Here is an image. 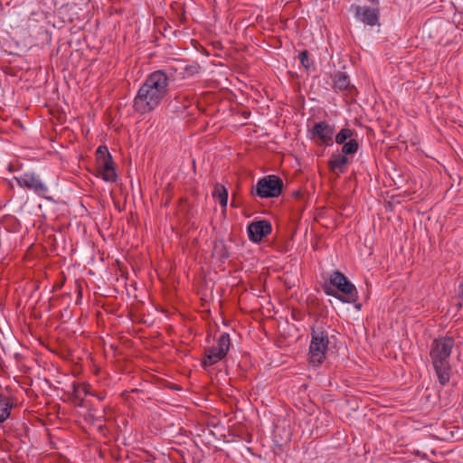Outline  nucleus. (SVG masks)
<instances>
[{"label":"nucleus","instance_id":"nucleus-8","mask_svg":"<svg viewBox=\"0 0 463 463\" xmlns=\"http://www.w3.org/2000/svg\"><path fill=\"white\" fill-rule=\"evenodd\" d=\"M454 341L451 337H441L434 340L430 349L432 364L449 363Z\"/></svg>","mask_w":463,"mask_h":463},{"label":"nucleus","instance_id":"nucleus-17","mask_svg":"<svg viewBox=\"0 0 463 463\" xmlns=\"http://www.w3.org/2000/svg\"><path fill=\"white\" fill-rule=\"evenodd\" d=\"M355 135L356 134L354 130L349 128H344L335 135V140L336 144L342 145L354 138Z\"/></svg>","mask_w":463,"mask_h":463},{"label":"nucleus","instance_id":"nucleus-19","mask_svg":"<svg viewBox=\"0 0 463 463\" xmlns=\"http://www.w3.org/2000/svg\"><path fill=\"white\" fill-rule=\"evenodd\" d=\"M298 59H299L302 66L306 70H309L313 66V61L309 59V53L307 50L299 52Z\"/></svg>","mask_w":463,"mask_h":463},{"label":"nucleus","instance_id":"nucleus-18","mask_svg":"<svg viewBox=\"0 0 463 463\" xmlns=\"http://www.w3.org/2000/svg\"><path fill=\"white\" fill-rule=\"evenodd\" d=\"M341 153L346 156L349 155H354L359 147L358 142L354 138L348 140L347 142L342 144Z\"/></svg>","mask_w":463,"mask_h":463},{"label":"nucleus","instance_id":"nucleus-5","mask_svg":"<svg viewBox=\"0 0 463 463\" xmlns=\"http://www.w3.org/2000/svg\"><path fill=\"white\" fill-rule=\"evenodd\" d=\"M97 171L106 182H114L117 179V174L114 168L111 155L107 146H100L96 151Z\"/></svg>","mask_w":463,"mask_h":463},{"label":"nucleus","instance_id":"nucleus-14","mask_svg":"<svg viewBox=\"0 0 463 463\" xmlns=\"http://www.w3.org/2000/svg\"><path fill=\"white\" fill-rule=\"evenodd\" d=\"M435 369L437 377L441 385H446L450 379V365L449 363H438L432 364Z\"/></svg>","mask_w":463,"mask_h":463},{"label":"nucleus","instance_id":"nucleus-20","mask_svg":"<svg viewBox=\"0 0 463 463\" xmlns=\"http://www.w3.org/2000/svg\"><path fill=\"white\" fill-rule=\"evenodd\" d=\"M181 98L185 99V97H181L180 95H178V96H176V97L175 98V101H170V102H169V106H170V107H173L174 109H186V108H187V106H186V105H184L182 108H179V107H177V106L175 105V103H179V102H180Z\"/></svg>","mask_w":463,"mask_h":463},{"label":"nucleus","instance_id":"nucleus-9","mask_svg":"<svg viewBox=\"0 0 463 463\" xmlns=\"http://www.w3.org/2000/svg\"><path fill=\"white\" fill-rule=\"evenodd\" d=\"M311 138L316 142L332 146L335 136V126L326 121L316 122L310 130Z\"/></svg>","mask_w":463,"mask_h":463},{"label":"nucleus","instance_id":"nucleus-15","mask_svg":"<svg viewBox=\"0 0 463 463\" xmlns=\"http://www.w3.org/2000/svg\"><path fill=\"white\" fill-rule=\"evenodd\" d=\"M13 404L10 402L9 398L0 394V423H3L10 416V410Z\"/></svg>","mask_w":463,"mask_h":463},{"label":"nucleus","instance_id":"nucleus-16","mask_svg":"<svg viewBox=\"0 0 463 463\" xmlns=\"http://www.w3.org/2000/svg\"><path fill=\"white\" fill-rule=\"evenodd\" d=\"M213 196L220 203L222 207L227 206L228 191L223 185L216 184L213 192Z\"/></svg>","mask_w":463,"mask_h":463},{"label":"nucleus","instance_id":"nucleus-13","mask_svg":"<svg viewBox=\"0 0 463 463\" xmlns=\"http://www.w3.org/2000/svg\"><path fill=\"white\" fill-rule=\"evenodd\" d=\"M348 157L340 153L333 155L329 159L328 165L332 172L336 174H344L346 170L345 166L348 164Z\"/></svg>","mask_w":463,"mask_h":463},{"label":"nucleus","instance_id":"nucleus-11","mask_svg":"<svg viewBox=\"0 0 463 463\" xmlns=\"http://www.w3.org/2000/svg\"><path fill=\"white\" fill-rule=\"evenodd\" d=\"M271 224L267 220L252 222L247 228L249 239L253 242H259L271 232Z\"/></svg>","mask_w":463,"mask_h":463},{"label":"nucleus","instance_id":"nucleus-2","mask_svg":"<svg viewBox=\"0 0 463 463\" xmlns=\"http://www.w3.org/2000/svg\"><path fill=\"white\" fill-rule=\"evenodd\" d=\"M323 289L326 295L334 297L343 303L352 304L358 299L355 286L338 270L330 274L329 284H325Z\"/></svg>","mask_w":463,"mask_h":463},{"label":"nucleus","instance_id":"nucleus-10","mask_svg":"<svg viewBox=\"0 0 463 463\" xmlns=\"http://www.w3.org/2000/svg\"><path fill=\"white\" fill-rule=\"evenodd\" d=\"M332 87L335 93L344 96H353L355 92V87L351 84L349 76L342 71H337L332 76Z\"/></svg>","mask_w":463,"mask_h":463},{"label":"nucleus","instance_id":"nucleus-7","mask_svg":"<svg viewBox=\"0 0 463 463\" xmlns=\"http://www.w3.org/2000/svg\"><path fill=\"white\" fill-rule=\"evenodd\" d=\"M14 180L20 187L32 190L34 194L43 198L50 199V197H48V186L36 174L30 172L24 173L19 176H15Z\"/></svg>","mask_w":463,"mask_h":463},{"label":"nucleus","instance_id":"nucleus-1","mask_svg":"<svg viewBox=\"0 0 463 463\" xmlns=\"http://www.w3.org/2000/svg\"><path fill=\"white\" fill-rule=\"evenodd\" d=\"M169 76L165 70L150 73L137 90L133 101L136 112L146 114L156 109L168 92Z\"/></svg>","mask_w":463,"mask_h":463},{"label":"nucleus","instance_id":"nucleus-6","mask_svg":"<svg viewBox=\"0 0 463 463\" xmlns=\"http://www.w3.org/2000/svg\"><path fill=\"white\" fill-rule=\"evenodd\" d=\"M230 335L228 333L221 334L217 340V345L206 350L205 357L203 361V367L212 366L224 358L230 350Z\"/></svg>","mask_w":463,"mask_h":463},{"label":"nucleus","instance_id":"nucleus-3","mask_svg":"<svg viewBox=\"0 0 463 463\" xmlns=\"http://www.w3.org/2000/svg\"><path fill=\"white\" fill-rule=\"evenodd\" d=\"M328 335L322 327L312 329L311 342L309 345V359L313 365L321 364L328 349Z\"/></svg>","mask_w":463,"mask_h":463},{"label":"nucleus","instance_id":"nucleus-12","mask_svg":"<svg viewBox=\"0 0 463 463\" xmlns=\"http://www.w3.org/2000/svg\"><path fill=\"white\" fill-rule=\"evenodd\" d=\"M356 17L363 23L373 26L378 24L379 12L375 8L369 6H356L355 8Z\"/></svg>","mask_w":463,"mask_h":463},{"label":"nucleus","instance_id":"nucleus-4","mask_svg":"<svg viewBox=\"0 0 463 463\" xmlns=\"http://www.w3.org/2000/svg\"><path fill=\"white\" fill-rule=\"evenodd\" d=\"M282 181L276 175H268L258 181L251 188V194L260 198L278 197L281 194Z\"/></svg>","mask_w":463,"mask_h":463},{"label":"nucleus","instance_id":"nucleus-21","mask_svg":"<svg viewBox=\"0 0 463 463\" xmlns=\"http://www.w3.org/2000/svg\"><path fill=\"white\" fill-rule=\"evenodd\" d=\"M459 288L461 289V292H463V282L459 285Z\"/></svg>","mask_w":463,"mask_h":463},{"label":"nucleus","instance_id":"nucleus-22","mask_svg":"<svg viewBox=\"0 0 463 463\" xmlns=\"http://www.w3.org/2000/svg\"><path fill=\"white\" fill-rule=\"evenodd\" d=\"M96 396L98 397V399H99V401L103 400V397H102V396H99V395H96Z\"/></svg>","mask_w":463,"mask_h":463}]
</instances>
